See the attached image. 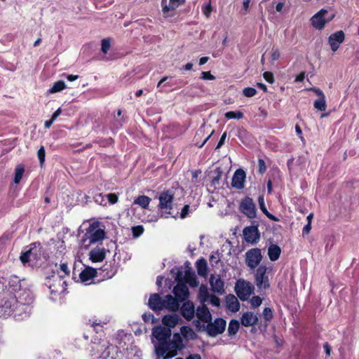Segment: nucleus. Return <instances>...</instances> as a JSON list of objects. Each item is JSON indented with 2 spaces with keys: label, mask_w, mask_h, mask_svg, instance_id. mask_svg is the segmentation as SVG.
Instances as JSON below:
<instances>
[{
  "label": "nucleus",
  "mask_w": 359,
  "mask_h": 359,
  "mask_svg": "<svg viewBox=\"0 0 359 359\" xmlns=\"http://www.w3.org/2000/svg\"><path fill=\"white\" fill-rule=\"evenodd\" d=\"M29 306L11 297L2 305V311L5 316H13L15 320H22L27 316Z\"/></svg>",
  "instance_id": "1"
},
{
  "label": "nucleus",
  "mask_w": 359,
  "mask_h": 359,
  "mask_svg": "<svg viewBox=\"0 0 359 359\" xmlns=\"http://www.w3.org/2000/svg\"><path fill=\"white\" fill-rule=\"evenodd\" d=\"M152 334L158 340L155 346L156 354L158 357L165 356L168 351V341L171 337V330L163 326H158L153 329Z\"/></svg>",
  "instance_id": "2"
},
{
  "label": "nucleus",
  "mask_w": 359,
  "mask_h": 359,
  "mask_svg": "<svg viewBox=\"0 0 359 359\" xmlns=\"http://www.w3.org/2000/svg\"><path fill=\"white\" fill-rule=\"evenodd\" d=\"M45 284L50 289L51 294H60L67 290V282L60 272L53 271V274L46 278Z\"/></svg>",
  "instance_id": "3"
},
{
  "label": "nucleus",
  "mask_w": 359,
  "mask_h": 359,
  "mask_svg": "<svg viewBox=\"0 0 359 359\" xmlns=\"http://www.w3.org/2000/svg\"><path fill=\"white\" fill-rule=\"evenodd\" d=\"M93 349L97 352L101 351L100 359H121L118 355V347L108 342L100 341L95 347H93Z\"/></svg>",
  "instance_id": "4"
},
{
  "label": "nucleus",
  "mask_w": 359,
  "mask_h": 359,
  "mask_svg": "<svg viewBox=\"0 0 359 359\" xmlns=\"http://www.w3.org/2000/svg\"><path fill=\"white\" fill-rule=\"evenodd\" d=\"M100 222L97 221L90 224L84 234L83 241L88 239L89 244H92L103 240L106 233L104 229H100Z\"/></svg>",
  "instance_id": "5"
},
{
  "label": "nucleus",
  "mask_w": 359,
  "mask_h": 359,
  "mask_svg": "<svg viewBox=\"0 0 359 359\" xmlns=\"http://www.w3.org/2000/svg\"><path fill=\"white\" fill-rule=\"evenodd\" d=\"M254 290V285L244 279H238L235 285V292L238 297L243 302L248 299Z\"/></svg>",
  "instance_id": "6"
},
{
  "label": "nucleus",
  "mask_w": 359,
  "mask_h": 359,
  "mask_svg": "<svg viewBox=\"0 0 359 359\" xmlns=\"http://www.w3.org/2000/svg\"><path fill=\"white\" fill-rule=\"evenodd\" d=\"M184 348L182 339L179 333L173 334L172 339H169L168 341V351H166L165 356H161L164 359L175 357L177 354V351H180Z\"/></svg>",
  "instance_id": "7"
},
{
  "label": "nucleus",
  "mask_w": 359,
  "mask_h": 359,
  "mask_svg": "<svg viewBox=\"0 0 359 359\" xmlns=\"http://www.w3.org/2000/svg\"><path fill=\"white\" fill-rule=\"evenodd\" d=\"M239 210L250 219H254L257 216L256 205L250 196H245L241 201Z\"/></svg>",
  "instance_id": "8"
},
{
  "label": "nucleus",
  "mask_w": 359,
  "mask_h": 359,
  "mask_svg": "<svg viewBox=\"0 0 359 359\" xmlns=\"http://www.w3.org/2000/svg\"><path fill=\"white\" fill-rule=\"evenodd\" d=\"M175 198V191L173 189L162 191L158 197V207L162 210H169L168 214H171L170 210L172 209V203Z\"/></svg>",
  "instance_id": "9"
},
{
  "label": "nucleus",
  "mask_w": 359,
  "mask_h": 359,
  "mask_svg": "<svg viewBox=\"0 0 359 359\" xmlns=\"http://www.w3.org/2000/svg\"><path fill=\"white\" fill-rule=\"evenodd\" d=\"M327 14L328 11L325 9H321L319 11L311 18L312 26L316 29H323L325 27V24L330 22L334 18V14H332L329 18H326L325 15Z\"/></svg>",
  "instance_id": "10"
},
{
  "label": "nucleus",
  "mask_w": 359,
  "mask_h": 359,
  "mask_svg": "<svg viewBox=\"0 0 359 359\" xmlns=\"http://www.w3.org/2000/svg\"><path fill=\"white\" fill-rule=\"evenodd\" d=\"M267 268L265 265H260L255 273V280L257 287L260 290H266L269 287V280L266 276Z\"/></svg>",
  "instance_id": "11"
},
{
  "label": "nucleus",
  "mask_w": 359,
  "mask_h": 359,
  "mask_svg": "<svg viewBox=\"0 0 359 359\" xmlns=\"http://www.w3.org/2000/svg\"><path fill=\"white\" fill-rule=\"evenodd\" d=\"M262 259V255L259 248H252L245 253L246 265L251 269L259 266Z\"/></svg>",
  "instance_id": "12"
},
{
  "label": "nucleus",
  "mask_w": 359,
  "mask_h": 359,
  "mask_svg": "<svg viewBox=\"0 0 359 359\" xmlns=\"http://www.w3.org/2000/svg\"><path fill=\"white\" fill-rule=\"evenodd\" d=\"M186 0H170L168 4L167 0H161V7L163 15L165 18L172 17L175 15V10L181 5L185 3Z\"/></svg>",
  "instance_id": "13"
},
{
  "label": "nucleus",
  "mask_w": 359,
  "mask_h": 359,
  "mask_svg": "<svg viewBox=\"0 0 359 359\" xmlns=\"http://www.w3.org/2000/svg\"><path fill=\"white\" fill-rule=\"evenodd\" d=\"M206 331L209 336L216 337L218 334H222L226 327V323L225 320L222 318H217L214 322L208 323Z\"/></svg>",
  "instance_id": "14"
},
{
  "label": "nucleus",
  "mask_w": 359,
  "mask_h": 359,
  "mask_svg": "<svg viewBox=\"0 0 359 359\" xmlns=\"http://www.w3.org/2000/svg\"><path fill=\"white\" fill-rule=\"evenodd\" d=\"M243 233L246 243L256 245L259 241L260 232L258 225L246 226L243 229Z\"/></svg>",
  "instance_id": "15"
},
{
  "label": "nucleus",
  "mask_w": 359,
  "mask_h": 359,
  "mask_svg": "<svg viewBox=\"0 0 359 359\" xmlns=\"http://www.w3.org/2000/svg\"><path fill=\"white\" fill-rule=\"evenodd\" d=\"M345 39V34L342 30L337 31L328 37V43L332 52H336Z\"/></svg>",
  "instance_id": "16"
},
{
  "label": "nucleus",
  "mask_w": 359,
  "mask_h": 359,
  "mask_svg": "<svg viewBox=\"0 0 359 359\" xmlns=\"http://www.w3.org/2000/svg\"><path fill=\"white\" fill-rule=\"evenodd\" d=\"M209 282L211 290L213 292L219 294H223L224 293V282L222 280L219 275L215 276L214 274H211Z\"/></svg>",
  "instance_id": "17"
},
{
  "label": "nucleus",
  "mask_w": 359,
  "mask_h": 359,
  "mask_svg": "<svg viewBox=\"0 0 359 359\" xmlns=\"http://www.w3.org/2000/svg\"><path fill=\"white\" fill-rule=\"evenodd\" d=\"M245 178V172L241 168L237 169L233 175L231 186L236 189H243Z\"/></svg>",
  "instance_id": "18"
},
{
  "label": "nucleus",
  "mask_w": 359,
  "mask_h": 359,
  "mask_svg": "<svg viewBox=\"0 0 359 359\" xmlns=\"http://www.w3.org/2000/svg\"><path fill=\"white\" fill-rule=\"evenodd\" d=\"M149 306L154 311H161L165 309L164 299L161 297L159 294L154 293L150 296Z\"/></svg>",
  "instance_id": "19"
},
{
  "label": "nucleus",
  "mask_w": 359,
  "mask_h": 359,
  "mask_svg": "<svg viewBox=\"0 0 359 359\" xmlns=\"http://www.w3.org/2000/svg\"><path fill=\"white\" fill-rule=\"evenodd\" d=\"M117 269L114 265L105 264L100 269L99 276L101 277L100 280L111 278L116 273ZM100 281V280H98Z\"/></svg>",
  "instance_id": "20"
},
{
  "label": "nucleus",
  "mask_w": 359,
  "mask_h": 359,
  "mask_svg": "<svg viewBox=\"0 0 359 359\" xmlns=\"http://www.w3.org/2000/svg\"><path fill=\"white\" fill-rule=\"evenodd\" d=\"M182 316L187 320H191L195 314V307L193 302L186 301L180 309Z\"/></svg>",
  "instance_id": "21"
},
{
  "label": "nucleus",
  "mask_w": 359,
  "mask_h": 359,
  "mask_svg": "<svg viewBox=\"0 0 359 359\" xmlns=\"http://www.w3.org/2000/svg\"><path fill=\"white\" fill-rule=\"evenodd\" d=\"M173 293L180 302L185 301L189 294V289L187 285L180 283L174 287Z\"/></svg>",
  "instance_id": "22"
},
{
  "label": "nucleus",
  "mask_w": 359,
  "mask_h": 359,
  "mask_svg": "<svg viewBox=\"0 0 359 359\" xmlns=\"http://www.w3.org/2000/svg\"><path fill=\"white\" fill-rule=\"evenodd\" d=\"M97 276L98 272L96 269L87 266L80 273L79 278L82 283H86L97 277Z\"/></svg>",
  "instance_id": "23"
},
{
  "label": "nucleus",
  "mask_w": 359,
  "mask_h": 359,
  "mask_svg": "<svg viewBox=\"0 0 359 359\" xmlns=\"http://www.w3.org/2000/svg\"><path fill=\"white\" fill-rule=\"evenodd\" d=\"M180 302L176 297H173L171 294H167L164 299L165 309L175 312L179 310Z\"/></svg>",
  "instance_id": "24"
},
{
  "label": "nucleus",
  "mask_w": 359,
  "mask_h": 359,
  "mask_svg": "<svg viewBox=\"0 0 359 359\" xmlns=\"http://www.w3.org/2000/svg\"><path fill=\"white\" fill-rule=\"evenodd\" d=\"M197 318L203 323H209L212 320L211 314L208 308L205 304L200 306L196 310Z\"/></svg>",
  "instance_id": "25"
},
{
  "label": "nucleus",
  "mask_w": 359,
  "mask_h": 359,
  "mask_svg": "<svg viewBox=\"0 0 359 359\" xmlns=\"http://www.w3.org/2000/svg\"><path fill=\"white\" fill-rule=\"evenodd\" d=\"M89 258L92 262H101L106 257V250L104 248H94L89 253Z\"/></svg>",
  "instance_id": "26"
},
{
  "label": "nucleus",
  "mask_w": 359,
  "mask_h": 359,
  "mask_svg": "<svg viewBox=\"0 0 359 359\" xmlns=\"http://www.w3.org/2000/svg\"><path fill=\"white\" fill-rule=\"evenodd\" d=\"M241 322L243 326L250 327L257 323L258 318L252 312H245L242 315Z\"/></svg>",
  "instance_id": "27"
},
{
  "label": "nucleus",
  "mask_w": 359,
  "mask_h": 359,
  "mask_svg": "<svg viewBox=\"0 0 359 359\" xmlns=\"http://www.w3.org/2000/svg\"><path fill=\"white\" fill-rule=\"evenodd\" d=\"M226 308L232 312H237L240 309V303L233 294L226 296Z\"/></svg>",
  "instance_id": "28"
},
{
  "label": "nucleus",
  "mask_w": 359,
  "mask_h": 359,
  "mask_svg": "<svg viewBox=\"0 0 359 359\" xmlns=\"http://www.w3.org/2000/svg\"><path fill=\"white\" fill-rule=\"evenodd\" d=\"M196 267L198 274L202 277H206L208 275V264L205 258L201 257L196 262Z\"/></svg>",
  "instance_id": "29"
},
{
  "label": "nucleus",
  "mask_w": 359,
  "mask_h": 359,
  "mask_svg": "<svg viewBox=\"0 0 359 359\" xmlns=\"http://www.w3.org/2000/svg\"><path fill=\"white\" fill-rule=\"evenodd\" d=\"M179 316L176 314L165 315L162 319L163 324L165 325L166 328L174 327L179 322Z\"/></svg>",
  "instance_id": "30"
},
{
  "label": "nucleus",
  "mask_w": 359,
  "mask_h": 359,
  "mask_svg": "<svg viewBox=\"0 0 359 359\" xmlns=\"http://www.w3.org/2000/svg\"><path fill=\"white\" fill-rule=\"evenodd\" d=\"M258 203H259V208L260 210H262V212L269 219H271V221H273V222H278L279 221V219L274 216L273 215L271 214L266 209V205H265V203H264V197L263 195H260L258 197Z\"/></svg>",
  "instance_id": "31"
},
{
  "label": "nucleus",
  "mask_w": 359,
  "mask_h": 359,
  "mask_svg": "<svg viewBox=\"0 0 359 359\" xmlns=\"http://www.w3.org/2000/svg\"><path fill=\"white\" fill-rule=\"evenodd\" d=\"M281 253L280 248L276 244H272L269 247L268 255L271 261H276L280 257Z\"/></svg>",
  "instance_id": "32"
},
{
  "label": "nucleus",
  "mask_w": 359,
  "mask_h": 359,
  "mask_svg": "<svg viewBox=\"0 0 359 359\" xmlns=\"http://www.w3.org/2000/svg\"><path fill=\"white\" fill-rule=\"evenodd\" d=\"M184 279L186 283L192 287H197L199 284V281L194 272L186 271Z\"/></svg>",
  "instance_id": "33"
},
{
  "label": "nucleus",
  "mask_w": 359,
  "mask_h": 359,
  "mask_svg": "<svg viewBox=\"0 0 359 359\" xmlns=\"http://www.w3.org/2000/svg\"><path fill=\"white\" fill-rule=\"evenodd\" d=\"M151 201V198H149V196H145V195H142V196H139L138 197H137L135 199L134 203L137 204L142 208L146 209V208H148Z\"/></svg>",
  "instance_id": "34"
},
{
  "label": "nucleus",
  "mask_w": 359,
  "mask_h": 359,
  "mask_svg": "<svg viewBox=\"0 0 359 359\" xmlns=\"http://www.w3.org/2000/svg\"><path fill=\"white\" fill-rule=\"evenodd\" d=\"M30 250H32L34 251V253L32 254V257L34 260L38 261L41 259V255L42 252V248L41 247L40 243H34L31 245Z\"/></svg>",
  "instance_id": "35"
},
{
  "label": "nucleus",
  "mask_w": 359,
  "mask_h": 359,
  "mask_svg": "<svg viewBox=\"0 0 359 359\" xmlns=\"http://www.w3.org/2000/svg\"><path fill=\"white\" fill-rule=\"evenodd\" d=\"M25 172V166L23 164H18L16 165L15 168V176H14V183L19 184L20 180L22 178L23 174Z\"/></svg>",
  "instance_id": "36"
},
{
  "label": "nucleus",
  "mask_w": 359,
  "mask_h": 359,
  "mask_svg": "<svg viewBox=\"0 0 359 359\" xmlns=\"http://www.w3.org/2000/svg\"><path fill=\"white\" fill-rule=\"evenodd\" d=\"M182 335L187 339H193L196 337V333L192 328L188 326H182L180 329Z\"/></svg>",
  "instance_id": "37"
},
{
  "label": "nucleus",
  "mask_w": 359,
  "mask_h": 359,
  "mask_svg": "<svg viewBox=\"0 0 359 359\" xmlns=\"http://www.w3.org/2000/svg\"><path fill=\"white\" fill-rule=\"evenodd\" d=\"M65 88L66 84L65 81L60 80L53 83V86L48 90V93H55L57 92H60Z\"/></svg>",
  "instance_id": "38"
},
{
  "label": "nucleus",
  "mask_w": 359,
  "mask_h": 359,
  "mask_svg": "<svg viewBox=\"0 0 359 359\" xmlns=\"http://www.w3.org/2000/svg\"><path fill=\"white\" fill-rule=\"evenodd\" d=\"M240 327L239 322L237 320H231L229 323L228 334L229 336L235 335L238 331Z\"/></svg>",
  "instance_id": "39"
},
{
  "label": "nucleus",
  "mask_w": 359,
  "mask_h": 359,
  "mask_svg": "<svg viewBox=\"0 0 359 359\" xmlns=\"http://www.w3.org/2000/svg\"><path fill=\"white\" fill-rule=\"evenodd\" d=\"M314 107L320 111H325L327 108V104L325 102V97H319L314 102Z\"/></svg>",
  "instance_id": "40"
},
{
  "label": "nucleus",
  "mask_w": 359,
  "mask_h": 359,
  "mask_svg": "<svg viewBox=\"0 0 359 359\" xmlns=\"http://www.w3.org/2000/svg\"><path fill=\"white\" fill-rule=\"evenodd\" d=\"M224 117L227 119H240L243 117V113L241 112V111H229L224 114Z\"/></svg>",
  "instance_id": "41"
},
{
  "label": "nucleus",
  "mask_w": 359,
  "mask_h": 359,
  "mask_svg": "<svg viewBox=\"0 0 359 359\" xmlns=\"http://www.w3.org/2000/svg\"><path fill=\"white\" fill-rule=\"evenodd\" d=\"M13 238V233L10 231L4 232L0 237V247L4 246L8 241Z\"/></svg>",
  "instance_id": "42"
},
{
  "label": "nucleus",
  "mask_w": 359,
  "mask_h": 359,
  "mask_svg": "<svg viewBox=\"0 0 359 359\" xmlns=\"http://www.w3.org/2000/svg\"><path fill=\"white\" fill-rule=\"evenodd\" d=\"M34 253V251L32 250H27L26 252L21 254L20 257V259L22 264L27 263L32 257V254Z\"/></svg>",
  "instance_id": "43"
},
{
  "label": "nucleus",
  "mask_w": 359,
  "mask_h": 359,
  "mask_svg": "<svg viewBox=\"0 0 359 359\" xmlns=\"http://www.w3.org/2000/svg\"><path fill=\"white\" fill-rule=\"evenodd\" d=\"M58 272H60V274H61L62 276H64V278L66 276H69L70 274V271L68 268L67 264V263L60 264V270L57 269L56 273H58Z\"/></svg>",
  "instance_id": "44"
},
{
  "label": "nucleus",
  "mask_w": 359,
  "mask_h": 359,
  "mask_svg": "<svg viewBox=\"0 0 359 359\" xmlns=\"http://www.w3.org/2000/svg\"><path fill=\"white\" fill-rule=\"evenodd\" d=\"M111 47L110 39L107 38L102 40L101 42V50L104 54H107Z\"/></svg>",
  "instance_id": "45"
},
{
  "label": "nucleus",
  "mask_w": 359,
  "mask_h": 359,
  "mask_svg": "<svg viewBox=\"0 0 359 359\" xmlns=\"http://www.w3.org/2000/svg\"><path fill=\"white\" fill-rule=\"evenodd\" d=\"M262 315L266 321H271L273 317L272 309L269 307L264 309Z\"/></svg>",
  "instance_id": "46"
},
{
  "label": "nucleus",
  "mask_w": 359,
  "mask_h": 359,
  "mask_svg": "<svg viewBox=\"0 0 359 359\" xmlns=\"http://www.w3.org/2000/svg\"><path fill=\"white\" fill-rule=\"evenodd\" d=\"M257 90L252 87H247L243 90V94L247 97H252L257 94Z\"/></svg>",
  "instance_id": "47"
},
{
  "label": "nucleus",
  "mask_w": 359,
  "mask_h": 359,
  "mask_svg": "<svg viewBox=\"0 0 359 359\" xmlns=\"http://www.w3.org/2000/svg\"><path fill=\"white\" fill-rule=\"evenodd\" d=\"M144 227L142 225L135 226L132 227L133 235L135 238L139 237L144 232Z\"/></svg>",
  "instance_id": "48"
},
{
  "label": "nucleus",
  "mask_w": 359,
  "mask_h": 359,
  "mask_svg": "<svg viewBox=\"0 0 359 359\" xmlns=\"http://www.w3.org/2000/svg\"><path fill=\"white\" fill-rule=\"evenodd\" d=\"M215 172L216 175L214 176L212 180V183L213 184H219V182L222 176V174H223V172L220 168H217L215 170Z\"/></svg>",
  "instance_id": "49"
},
{
  "label": "nucleus",
  "mask_w": 359,
  "mask_h": 359,
  "mask_svg": "<svg viewBox=\"0 0 359 359\" xmlns=\"http://www.w3.org/2000/svg\"><path fill=\"white\" fill-rule=\"evenodd\" d=\"M266 168H266L264 160L262 158H259L258 159V172L260 175H263L264 173L266 172Z\"/></svg>",
  "instance_id": "50"
},
{
  "label": "nucleus",
  "mask_w": 359,
  "mask_h": 359,
  "mask_svg": "<svg viewBox=\"0 0 359 359\" xmlns=\"http://www.w3.org/2000/svg\"><path fill=\"white\" fill-rule=\"evenodd\" d=\"M38 158L39 160L41 165H42L45 161L46 151L44 147L42 146L38 150L37 152Z\"/></svg>",
  "instance_id": "51"
},
{
  "label": "nucleus",
  "mask_w": 359,
  "mask_h": 359,
  "mask_svg": "<svg viewBox=\"0 0 359 359\" xmlns=\"http://www.w3.org/2000/svg\"><path fill=\"white\" fill-rule=\"evenodd\" d=\"M262 302V299L259 296H254L250 300V303L252 307H259Z\"/></svg>",
  "instance_id": "52"
},
{
  "label": "nucleus",
  "mask_w": 359,
  "mask_h": 359,
  "mask_svg": "<svg viewBox=\"0 0 359 359\" xmlns=\"http://www.w3.org/2000/svg\"><path fill=\"white\" fill-rule=\"evenodd\" d=\"M263 77L265 81L271 84L274 82V76L272 72H265L263 74Z\"/></svg>",
  "instance_id": "53"
},
{
  "label": "nucleus",
  "mask_w": 359,
  "mask_h": 359,
  "mask_svg": "<svg viewBox=\"0 0 359 359\" xmlns=\"http://www.w3.org/2000/svg\"><path fill=\"white\" fill-rule=\"evenodd\" d=\"M107 198L109 201V203L110 204H115L118 201V197L116 194L115 193H110L107 195Z\"/></svg>",
  "instance_id": "54"
},
{
  "label": "nucleus",
  "mask_w": 359,
  "mask_h": 359,
  "mask_svg": "<svg viewBox=\"0 0 359 359\" xmlns=\"http://www.w3.org/2000/svg\"><path fill=\"white\" fill-rule=\"evenodd\" d=\"M199 294L203 297L204 299H207L209 297V292L208 291V288L205 285H201L199 287Z\"/></svg>",
  "instance_id": "55"
},
{
  "label": "nucleus",
  "mask_w": 359,
  "mask_h": 359,
  "mask_svg": "<svg viewBox=\"0 0 359 359\" xmlns=\"http://www.w3.org/2000/svg\"><path fill=\"white\" fill-rule=\"evenodd\" d=\"M201 79L203 80L212 81V80L215 79V76H213L210 71L209 72H203L201 73Z\"/></svg>",
  "instance_id": "56"
},
{
  "label": "nucleus",
  "mask_w": 359,
  "mask_h": 359,
  "mask_svg": "<svg viewBox=\"0 0 359 359\" xmlns=\"http://www.w3.org/2000/svg\"><path fill=\"white\" fill-rule=\"evenodd\" d=\"M190 206L189 205H185L180 212V218L184 219L189 212Z\"/></svg>",
  "instance_id": "57"
},
{
  "label": "nucleus",
  "mask_w": 359,
  "mask_h": 359,
  "mask_svg": "<svg viewBox=\"0 0 359 359\" xmlns=\"http://www.w3.org/2000/svg\"><path fill=\"white\" fill-rule=\"evenodd\" d=\"M226 135H227L226 132H224L222 135V136H221V137H220V139H219V142L217 143V145L215 149H218L221 148L224 145V144L225 142V140L226 138Z\"/></svg>",
  "instance_id": "58"
},
{
  "label": "nucleus",
  "mask_w": 359,
  "mask_h": 359,
  "mask_svg": "<svg viewBox=\"0 0 359 359\" xmlns=\"http://www.w3.org/2000/svg\"><path fill=\"white\" fill-rule=\"evenodd\" d=\"M210 303L215 306H219L220 299L218 297L215 295H212L210 297Z\"/></svg>",
  "instance_id": "59"
},
{
  "label": "nucleus",
  "mask_w": 359,
  "mask_h": 359,
  "mask_svg": "<svg viewBox=\"0 0 359 359\" xmlns=\"http://www.w3.org/2000/svg\"><path fill=\"white\" fill-rule=\"evenodd\" d=\"M280 54L278 49L273 48L271 52V59L273 60H278L280 58Z\"/></svg>",
  "instance_id": "60"
},
{
  "label": "nucleus",
  "mask_w": 359,
  "mask_h": 359,
  "mask_svg": "<svg viewBox=\"0 0 359 359\" xmlns=\"http://www.w3.org/2000/svg\"><path fill=\"white\" fill-rule=\"evenodd\" d=\"M311 229V224L307 223L302 229V234H309Z\"/></svg>",
  "instance_id": "61"
},
{
  "label": "nucleus",
  "mask_w": 359,
  "mask_h": 359,
  "mask_svg": "<svg viewBox=\"0 0 359 359\" xmlns=\"http://www.w3.org/2000/svg\"><path fill=\"white\" fill-rule=\"evenodd\" d=\"M203 13L207 16L208 17L210 15V13H211L212 11V7H211V5L210 4H209L208 5H207L205 7H204L203 8Z\"/></svg>",
  "instance_id": "62"
},
{
  "label": "nucleus",
  "mask_w": 359,
  "mask_h": 359,
  "mask_svg": "<svg viewBox=\"0 0 359 359\" xmlns=\"http://www.w3.org/2000/svg\"><path fill=\"white\" fill-rule=\"evenodd\" d=\"M304 79H305V72H302L300 74H299L296 76L295 81H296L302 82V81H303L304 80Z\"/></svg>",
  "instance_id": "63"
},
{
  "label": "nucleus",
  "mask_w": 359,
  "mask_h": 359,
  "mask_svg": "<svg viewBox=\"0 0 359 359\" xmlns=\"http://www.w3.org/2000/svg\"><path fill=\"white\" fill-rule=\"evenodd\" d=\"M323 348L325 349L326 355H330L331 352V346H330V344L327 342L323 344Z\"/></svg>",
  "instance_id": "64"
}]
</instances>
